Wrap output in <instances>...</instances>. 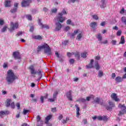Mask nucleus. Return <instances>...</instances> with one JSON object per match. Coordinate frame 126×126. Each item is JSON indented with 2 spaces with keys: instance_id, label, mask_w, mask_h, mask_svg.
<instances>
[{
  "instance_id": "f257e3e1",
  "label": "nucleus",
  "mask_w": 126,
  "mask_h": 126,
  "mask_svg": "<svg viewBox=\"0 0 126 126\" xmlns=\"http://www.w3.org/2000/svg\"><path fill=\"white\" fill-rule=\"evenodd\" d=\"M8 84H11L15 81L16 79H18V77L14 74L12 70H8L7 72V76L5 78Z\"/></svg>"
},
{
  "instance_id": "f03ea898",
  "label": "nucleus",
  "mask_w": 126,
  "mask_h": 126,
  "mask_svg": "<svg viewBox=\"0 0 126 126\" xmlns=\"http://www.w3.org/2000/svg\"><path fill=\"white\" fill-rule=\"evenodd\" d=\"M63 12H62L61 13H59L57 16L56 17V19L58 21V22L56 23V31H60V30H61V29H62L61 23H63Z\"/></svg>"
},
{
  "instance_id": "7ed1b4c3",
  "label": "nucleus",
  "mask_w": 126,
  "mask_h": 126,
  "mask_svg": "<svg viewBox=\"0 0 126 126\" xmlns=\"http://www.w3.org/2000/svg\"><path fill=\"white\" fill-rule=\"evenodd\" d=\"M38 51H41L42 49H44V53L45 54H47L48 56H51L52 55V52L51 51V48H50V46L47 44L44 43V45L38 46L37 47Z\"/></svg>"
},
{
  "instance_id": "20e7f679",
  "label": "nucleus",
  "mask_w": 126,
  "mask_h": 126,
  "mask_svg": "<svg viewBox=\"0 0 126 126\" xmlns=\"http://www.w3.org/2000/svg\"><path fill=\"white\" fill-rule=\"evenodd\" d=\"M19 25H18V23H13V22L10 23V28L8 29V30L10 32H12L14 31L15 29H17Z\"/></svg>"
},
{
  "instance_id": "39448f33",
  "label": "nucleus",
  "mask_w": 126,
  "mask_h": 126,
  "mask_svg": "<svg viewBox=\"0 0 126 126\" xmlns=\"http://www.w3.org/2000/svg\"><path fill=\"white\" fill-rule=\"evenodd\" d=\"M31 0H24L22 2V7H26L27 6H29L30 3H31Z\"/></svg>"
},
{
  "instance_id": "423d86ee",
  "label": "nucleus",
  "mask_w": 126,
  "mask_h": 126,
  "mask_svg": "<svg viewBox=\"0 0 126 126\" xmlns=\"http://www.w3.org/2000/svg\"><path fill=\"white\" fill-rule=\"evenodd\" d=\"M13 57H14L15 60H21V56H20V53L18 51H15L13 52Z\"/></svg>"
},
{
  "instance_id": "0eeeda50",
  "label": "nucleus",
  "mask_w": 126,
  "mask_h": 126,
  "mask_svg": "<svg viewBox=\"0 0 126 126\" xmlns=\"http://www.w3.org/2000/svg\"><path fill=\"white\" fill-rule=\"evenodd\" d=\"M58 94H59V93L57 91H56L53 94V98H48V101L50 102L51 103H53V102H55L56 100H57V96L58 95Z\"/></svg>"
},
{
  "instance_id": "6e6552de",
  "label": "nucleus",
  "mask_w": 126,
  "mask_h": 126,
  "mask_svg": "<svg viewBox=\"0 0 126 126\" xmlns=\"http://www.w3.org/2000/svg\"><path fill=\"white\" fill-rule=\"evenodd\" d=\"M108 104L109 105V106H106V109H107V110L110 111V110H112V109H113V108L115 107V103L111 101H109L108 102Z\"/></svg>"
},
{
  "instance_id": "1a4fd4ad",
  "label": "nucleus",
  "mask_w": 126,
  "mask_h": 126,
  "mask_svg": "<svg viewBox=\"0 0 126 126\" xmlns=\"http://www.w3.org/2000/svg\"><path fill=\"white\" fill-rule=\"evenodd\" d=\"M38 23L39 24V26H41V29H44V28H45L46 29H49V26L47 25H43L41 23V19H38Z\"/></svg>"
},
{
  "instance_id": "9d476101",
  "label": "nucleus",
  "mask_w": 126,
  "mask_h": 126,
  "mask_svg": "<svg viewBox=\"0 0 126 126\" xmlns=\"http://www.w3.org/2000/svg\"><path fill=\"white\" fill-rule=\"evenodd\" d=\"M29 69H30L31 74L35 75L37 74V71L35 70V68H34V66L33 65L30 66Z\"/></svg>"
},
{
  "instance_id": "9b49d317",
  "label": "nucleus",
  "mask_w": 126,
  "mask_h": 126,
  "mask_svg": "<svg viewBox=\"0 0 126 126\" xmlns=\"http://www.w3.org/2000/svg\"><path fill=\"white\" fill-rule=\"evenodd\" d=\"M111 97L112 98V99H113V100H114V101H115L116 102H119V101H120V98H118V96H117V94H112Z\"/></svg>"
},
{
  "instance_id": "f8f14e48",
  "label": "nucleus",
  "mask_w": 126,
  "mask_h": 126,
  "mask_svg": "<svg viewBox=\"0 0 126 126\" xmlns=\"http://www.w3.org/2000/svg\"><path fill=\"white\" fill-rule=\"evenodd\" d=\"M17 7H18V3H15L14 5V8L10 10V12L15 13L17 11Z\"/></svg>"
},
{
  "instance_id": "ddd939ff",
  "label": "nucleus",
  "mask_w": 126,
  "mask_h": 126,
  "mask_svg": "<svg viewBox=\"0 0 126 126\" xmlns=\"http://www.w3.org/2000/svg\"><path fill=\"white\" fill-rule=\"evenodd\" d=\"M11 0H5L4 2V5L5 7H10L11 6Z\"/></svg>"
},
{
  "instance_id": "4468645a",
  "label": "nucleus",
  "mask_w": 126,
  "mask_h": 126,
  "mask_svg": "<svg viewBox=\"0 0 126 126\" xmlns=\"http://www.w3.org/2000/svg\"><path fill=\"white\" fill-rule=\"evenodd\" d=\"M94 63V60L92 59L91 60L90 63H89L88 65H86V68L89 69V68H92L93 67V63Z\"/></svg>"
},
{
  "instance_id": "2eb2a0df",
  "label": "nucleus",
  "mask_w": 126,
  "mask_h": 126,
  "mask_svg": "<svg viewBox=\"0 0 126 126\" xmlns=\"http://www.w3.org/2000/svg\"><path fill=\"white\" fill-rule=\"evenodd\" d=\"M52 117H53V115H49L47 116L45 118V124L46 125H49V121H50V120H51V119H52Z\"/></svg>"
},
{
  "instance_id": "dca6fc26",
  "label": "nucleus",
  "mask_w": 126,
  "mask_h": 126,
  "mask_svg": "<svg viewBox=\"0 0 126 126\" xmlns=\"http://www.w3.org/2000/svg\"><path fill=\"white\" fill-rule=\"evenodd\" d=\"M75 106L76 107V117L77 118H79V115H80V113H79V112L80 111V108H79V107H78V105L76 104L75 105Z\"/></svg>"
},
{
  "instance_id": "f3484780",
  "label": "nucleus",
  "mask_w": 126,
  "mask_h": 126,
  "mask_svg": "<svg viewBox=\"0 0 126 126\" xmlns=\"http://www.w3.org/2000/svg\"><path fill=\"white\" fill-rule=\"evenodd\" d=\"M90 27L93 29H95L96 27L98 26L97 23L95 22H92V23L90 24Z\"/></svg>"
},
{
  "instance_id": "a211bd4d",
  "label": "nucleus",
  "mask_w": 126,
  "mask_h": 126,
  "mask_svg": "<svg viewBox=\"0 0 126 126\" xmlns=\"http://www.w3.org/2000/svg\"><path fill=\"white\" fill-rule=\"evenodd\" d=\"M4 115L5 116L6 115H9V111H0V117L1 118H2V116H4Z\"/></svg>"
},
{
  "instance_id": "6ab92c4d",
  "label": "nucleus",
  "mask_w": 126,
  "mask_h": 126,
  "mask_svg": "<svg viewBox=\"0 0 126 126\" xmlns=\"http://www.w3.org/2000/svg\"><path fill=\"white\" fill-rule=\"evenodd\" d=\"M32 39H34V40H38L39 41H40V40H42V39H43V36L40 35H33Z\"/></svg>"
},
{
  "instance_id": "aec40b11",
  "label": "nucleus",
  "mask_w": 126,
  "mask_h": 126,
  "mask_svg": "<svg viewBox=\"0 0 126 126\" xmlns=\"http://www.w3.org/2000/svg\"><path fill=\"white\" fill-rule=\"evenodd\" d=\"M67 98L69 101H72V96H71V91H69L66 94Z\"/></svg>"
},
{
  "instance_id": "412c9836",
  "label": "nucleus",
  "mask_w": 126,
  "mask_h": 126,
  "mask_svg": "<svg viewBox=\"0 0 126 126\" xmlns=\"http://www.w3.org/2000/svg\"><path fill=\"white\" fill-rule=\"evenodd\" d=\"M78 32H79V30H76L74 31V33L71 34V35H70L71 38H72V39H74V37L75 36L76 34L78 33Z\"/></svg>"
},
{
  "instance_id": "4be33fe9",
  "label": "nucleus",
  "mask_w": 126,
  "mask_h": 126,
  "mask_svg": "<svg viewBox=\"0 0 126 126\" xmlns=\"http://www.w3.org/2000/svg\"><path fill=\"white\" fill-rule=\"evenodd\" d=\"M94 102L95 103H97V104H100V105H103V100H102V102H100V98L99 97H96L95 99H94Z\"/></svg>"
},
{
  "instance_id": "5701e85b",
  "label": "nucleus",
  "mask_w": 126,
  "mask_h": 126,
  "mask_svg": "<svg viewBox=\"0 0 126 126\" xmlns=\"http://www.w3.org/2000/svg\"><path fill=\"white\" fill-rule=\"evenodd\" d=\"M123 79H124V78L118 76L115 78V81H116V82H118V83H120V82H122V81H123Z\"/></svg>"
},
{
  "instance_id": "b1692460",
  "label": "nucleus",
  "mask_w": 126,
  "mask_h": 126,
  "mask_svg": "<svg viewBox=\"0 0 126 126\" xmlns=\"http://www.w3.org/2000/svg\"><path fill=\"white\" fill-rule=\"evenodd\" d=\"M94 66L96 70H99L100 69V65H99V63H98L97 61H95Z\"/></svg>"
},
{
  "instance_id": "393cba45",
  "label": "nucleus",
  "mask_w": 126,
  "mask_h": 126,
  "mask_svg": "<svg viewBox=\"0 0 126 126\" xmlns=\"http://www.w3.org/2000/svg\"><path fill=\"white\" fill-rule=\"evenodd\" d=\"M82 36H83V33L82 32L79 33L77 35L76 40H78V41H80L81 38H82Z\"/></svg>"
},
{
  "instance_id": "a878e982",
  "label": "nucleus",
  "mask_w": 126,
  "mask_h": 126,
  "mask_svg": "<svg viewBox=\"0 0 126 126\" xmlns=\"http://www.w3.org/2000/svg\"><path fill=\"white\" fill-rule=\"evenodd\" d=\"M101 5H100L101 8L104 9L106 7V3H105V0H101Z\"/></svg>"
},
{
  "instance_id": "bb28decb",
  "label": "nucleus",
  "mask_w": 126,
  "mask_h": 126,
  "mask_svg": "<svg viewBox=\"0 0 126 126\" xmlns=\"http://www.w3.org/2000/svg\"><path fill=\"white\" fill-rule=\"evenodd\" d=\"M11 103V99H7L6 100V107H9L10 103Z\"/></svg>"
},
{
  "instance_id": "cd10ccee",
  "label": "nucleus",
  "mask_w": 126,
  "mask_h": 126,
  "mask_svg": "<svg viewBox=\"0 0 126 126\" xmlns=\"http://www.w3.org/2000/svg\"><path fill=\"white\" fill-rule=\"evenodd\" d=\"M125 43H126V40H125V36H121L119 44H125Z\"/></svg>"
},
{
  "instance_id": "c85d7f7f",
  "label": "nucleus",
  "mask_w": 126,
  "mask_h": 126,
  "mask_svg": "<svg viewBox=\"0 0 126 126\" xmlns=\"http://www.w3.org/2000/svg\"><path fill=\"white\" fill-rule=\"evenodd\" d=\"M81 57L83 58V59H86V58H87V52H84V53H81Z\"/></svg>"
},
{
  "instance_id": "c756f323",
  "label": "nucleus",
  "mask_w": 126,
  "mask_h": 126,
  "mask_svg": "<svg viewBox=\"0 0 126 126\" xmlns=\"http://www.w3.org/2000/svg\"><path fill=\"white\" fill-rule=\"evenodd\" d=\"M55 55L59 59V61L60 63H63V60H62V58L60 57V54H59L58 52H56Z\"/></svg>"
},
{
  "instance_id": "7c9ffc66",
  "label": "nucleus",
  "mask_w": 126,
  "mask_h": 126,
  "mask_svg": "<svg viewBox=\"0 0 126 126\" xmlns=\"http://www.w3.org/2000/svg\"><path fill=\"white\" fill-rule=\"evenodd\" d=\"M96 38L97 39H98V41H99L100 42H101V41H102V34H101V33H98L97 35H96Z\"/></svg>"
},
{
  "instance_id": "2f4dec72",
  "label": "nucleus",
  "mask_w": 126,
  "mask_h": 126,
  "mask_svg": "<svg viewBox=\"0 0 126 126\" xmlns=\"http://www.w3.org/2000/svg\"><path fill=\"white\" fill-rule=\"evenodd\" d=\"M75 58H77V60L78 61V60H79V58H80V55L79 54V52L76 51L75 53Z\"/></svg>"
},
{
  "instance_id": "473e14b6",
  "label": "nucleus",
  "mask_w": 126,
  "mask_h": 126,
  "mask_svg": "<svg viewBox=\"0 0 126 126\" xmlns=\"http://www.w3.org/2000/svg\"><path fill=\"white\" fill-rule=\"evenodd\" d=\"M121 21L123 23H124L126 25V17L124 16L121 18Z\"/></svg>"
},
{
  "instance_id": "72a5a7b5",
  "label": "nucleus",
  "mask_w": 126,
  "mask_h": 126,
  "mask_svg": "<svg viewBox=\"0 0 126 126\" xmlns=\"http://www.w3.org/2000/svg\"><path fill=\"white\" fill-rule=\"evenodd\" d=\"M29 112H30L29 110H26L25 108L23 110V115H27V114H28V113H29Z\"/></svg>"
},
{
  "instance_id": "f704fd0d",
  "label": "nucleus",
  "mask_w": 126,
  "mask_h": 126,
  "mask_svg": "<svg viewBox=\"0 0 126 126\" xmlns=\"http://www.w3.org/2000/svg\"><path fill=\"white\" fill-rule=\"evenodd\" d=\"M98 77H102V76H103V71H102V70L98 71Z\"/></svg>"
},
{
  "instance_id": "c9c22d12",
  "label": "nucleus",
  "mask_w": 126,
  "mask_h": 126,
  "mask_svg": "<svg viewBox=\"0 0 126 126\" xmlns=\"http://www.w3.org/2000/svg\"><path fill=\"white\" fill-rule=\"evenodd\" d=\"M6 29H7V26H4L3 28L1 29V32L3 33L6 31Z\"/></svg>"
},
{
  "instance_id": "e433bc0d",
  "label": "nucleus",
  "mask_w": 126,
  "mask_h": 126,
  "mask_svg": "<svg viewBox=\"0 0 126 126\" xmlns=\"http://www.w3.org/2000/svg\"><path fill=\"white\" fill-rule=\"evenodd\" d=\"M92 17L95 20H98V19H99V18L98 17V16H97L96 15H92Z\"/></svg>"
},
{
  "instance_id": "4c0bfd02",
  "label": "nucleus",
  "mask_w": 126,
  "mask_h": 126,
  "mask_svg": "<svg viewBox=\"0 0 126 126\" xmlns=\"http://www.w3.org/2000/svg\"><path fill=\"white\" fill-rule=\"evenodd\" d=\"M37 74L38 75H40V78H39V80L40 79L42 78V71H41L40 70H38V72H37Z\"/></svg>"
},
{
  "instance_id": "58836bf2",
  "label": "nucleus",
  "mask_w": 126,
  "mask_h": 126,
  "mask_svg": "<svg viewBox=\"0 0 126 126\" xmlns=\"http://www.w3.org/2000/svg\"><path fill=\"white\" fill-rule=\"evenodd\" d=\"M51 112L52 113H56V112H57V108L54 107L51 108Z\"/></svg>"
},
{
  "instance_id": "ea45409f",
  "label": "nucleus",
  "mask_w": 126,
  "mask_h": 126,
  "mask_svg": "<svg viewBox=\"0 0 126 126\" xmlns=\"http://www.w3.org/2000/svg\"><path fill=\"white\" fill-rule=\"evenodd\" d=\"M10 106L12 109H14V108H15V105H14V102H12L10 104Z\"/></svg>"
},
{
  "instance_id": "a19ab883",
  "label": "nucleus",
  "mask_w": 126,
  "mask_h": 126,
  "mask_svg": "<svg viewBox=\"0 0 126 126\" xmlns=\"http://www.w3.org/2000/svg\"><path fill=\"white\" fill-rule=\"evenodd\" d=\"M97 119L98 121H103V116H98Z\"/></svg>"
},
{
  "instance_id": "79ce46f5",
  "label": "nucleus",
  "mask_w": 126,
  "mask_h": 126,
  "mask_svg": "<svg viewBox=\"0 0 126 126\" xmlns=\"http://www.w3.org/2000/svg\"><path fill=\"white\" fill-rule=\"evenodd\" d=\"M27 17L28 20H32V16L31 15H27Z\"/></svg>"
},
{
  "instance_id": "37998d69",
  "label": "nucleus",
  "mask_w": 126,
  "mask_h": 126,
  "mask_svg": "<svg viewBox=\"0 0 126 126\" xmlns=\"http://www.w3.org/2000/svg\"><path fill=\"white\" fill-rule=\"evenodd\" d=\"M117 36H121L122 35V31H118L117 32Z\"/></svg>"
},
{
  "instance_id": "c03bdc74",
  "label": "nucleus",
  "mask_w": 126,
  "mask_h": 126,
  "mask_svg": "<svg viewBox=\"0 0 126 126\" xmlns=\"http://www.w3.org/2000/svg\"><path fill=\"white\" fill-rule=\"evenodd\" d=\"M67 56L68 57V58H71V56H72V53L68 52L67 53Z\"/></svg>"
},
{
  "instance_id": "a18cd8bd",
  "label": "nucleus",
  "mask_w": 126,
  "mask_h": 126,
  "mask_svg": "<svg viewBox=\"0 0 126 126\" xmlns=\"http://www.w3.org/2000/svg\"><path fill=\"white\" fill-rule=\"evenodd\" d=\"M75 1H79V0H69L68 1L69 2H72L74 3V2H75Z\"/></svg>"
},
{
  "instance_id": "49530a36",
  "label": "nucleus",
  "mask_w": 126,
  "mask_h": 126,
  "mask_svg": "<svg viewBox=\"0 0 126 126\" xmlns=\"http://www.w3.org/2000/svg\"><path fill=\"white\" fill-rule=\"evenodd\" d=\"M3 68H6V67H7V63H3Z\"/></svg>"
},
{
  "instance_id": "de8ad7c7",
  "label": "nucleus",
  "mask_w": 126,
  "mask_h": 126,
  "mask_svg": "<svg viewBox=\"0 0 126 126\" xmlns=\"http://www.w3.org/2000/svg\"><path fill=\"white\" fill-rule=\"evenodd\" d=\"M71 20L68 19V20H67L66 24H67V25H68L69 24H71Z\"/></svg>"
},
{
  "instance_id": "09e8293b",
  "label": "nucleus",
  "mask_w": 126,
  "mask_h": 126,
  "mask_svg": "<svg viewBox=\"0 0 126 126\" xmlns=\"http://www.w3.org/2000/svg\"><path fill=\"white\" fill-rule=\"evenodd\" d=\"M40 101L42 103H44V96H40Z\"/></svg>"
},
{
  "instance_id": "8fccbe9b",
  "label": "nucleus",
  "mask_w": 126,
  "mask_h": 126,
  "mask_svg": "<svg viewBox=\"0 0 126 126\" xmlns=\"http://www.w3.org/2000/svg\"><path fill=\"white\" fill-rule=\"evenodd\" d=\"M69 63H71V64H73V63H74V59H70Z\"/></svg>"
},
{
  "instance_id": "3c124183",
  "label": "nucleus",
  "mask_w": 126,
  "mask_h": 126,
  "mask_svg": "<svg viewBox=\"0 0 126 126\" xmlns=\"http://www.w3.org/2000/svg\"><path fill=\"white\" fill-rule=\"evenodd\" d=\"M106 25V22L105 21H103L100 23V26H105Z\"/></svg>"
},
{
  "instance_id": "603ef678",
  "label": "nucleus",
  "mask_w": 126,
  "mask_h": 126,
  "mask_svg": "<svg viewBox=\"0 0 126 126\" xmlns=\"http://www.w3.org/2000/svg\"><path fill=\"white\" fill-rule=\"evenodd\" d=\"M120 13L121 14H124V13H125V8H122V10L120 11Z\"/></svg>"
},
{
  "instance_id": "864d4df0",
  "label": "nucleus",
  "mask_w": 126,
  "mask_h": 126,
  "mask_svg": "<svg viewBox=\"0 0 126 126\" xmlns=\"http://www.w3.org/2000/svg\"><path fill=\"white\" fill-rule=\"evenodd\" d=\"M34 31V27H31L30 29V32H33Z\"/></svg>"
},
{
  "instance_id": "5fc2aeb1",
  "label": "nucleus",
  "mask_w": 126,
  "mask_h": 126,
  "mask_svg": "<svg viewBox=\"0 0 126 126\" xmlns=\"http://www.w3.org/2000/svg\"><path fill=\"white\" fill-rule=\"evenodd\" d=\"M16 107H17L18 110H19V109H20V103H17L16 104Z\"/></svg>"
},
{
  "instance_id": "6e6d98bb",
  "label": "nucleus",
  "mask_w": 126,
  "mask_h": 126,
  "mask_svg": "<svg viewBox=\"0 0 126 126\" xmlns=\"http://www.w3.org/2000/svg\"><path fill=\"white\" fill-rule=\"evenodd\" d=\"M57 10H57V9L55 8V9H52V10H51V11H52V12L53 13H56V12H57Z\"/></svg>"
},
{
  "instance_id": "4d7b16f0",
  "label": "nucleus",
  "mask_w": 126,
  "mask_h": 126,
  "mask_svg": "<svg viewBox=\"0 0 126 126\" xmlns=\"http://www.w3.org/2000/svg\"><path fill=\"white\" fill-rule=\"evenodd\" d=\"M69 29H70V27H69V26H67L65 28L64 30L65 31H68Z\"/></svg>"
},
{
  "instance_id": "13d9d810",
  "label": "nucleus",
  "mask_w": 126,
  "mask_h": 126,
  "mask_svg": "<svg viewBox=\"0 0 126 126\" xmlns=\"http://www.w3.org/2000/svg\"><path fill=\"white\" fill-rule=\"evenodd\" d=\"M111 43H112V45H116V44H117V41L113 40L111 41Z\"/></svg>"
},
{
  "instance_id": "bf43d9fd",
  "label": "nucleus",
  "mask_w": 126,
  "mask_h": 126,
  "mask_svg": "<svg viewBox=\"0 0 126 126\" xmlns=\"http://www.w3.org/2000/svg\"><path fill=\"white\" fill-rule=\"evenodd\" d=\"M102 121H108V118L106 116L102 117Z\"/></svg>"
},
{
  "instance_id": "052dcab7",
  "label": "nucleus",
  "mask_w": 126,
  "mask_h": 126,
  "mask_svg": "<svg viewBox=\"0 0 126 126\" xmlns=\"http://www.w3.org/2000/svg\"><path fill=\"white\" fill-rule=\"evenodd\" d=\"M107 43H108V40H107L101 42V44H104V45H106V44H107Z\"/></svg>"
},
{
  "instance_id": "680f3d73",
  "label": "nucleus",
  "mask_w": 126,
  "mask_h": 126,
  "mask_svg": "<svg viewBox=\"0 0 126 126\" xmlns=\"http://www.w3.org/2000/svg\"><path fill=\"white\" fill-rule=\"evenodd\" d=\"M4 24V21L2 20H0V25H2Z\"/></svg>"
},
{
  "instance_id": "e2e57ef3",
  "label": "nucleus",
  "mask_w": 126,
  "mask_h": 126,
  "mask_svg": "<svg viewBox=\"0 0 126 126\" xmlns=\"http://www.w3.org/2000/svg\"><path fill=\"white\" fill-rule=\"evenodd\" d=\"M112 29H113V30H119V28L117 26H114L112 28Z\"/></svg>"
},
{
  "instance_id": "0e129e2a",
  "label": "nucleus",
  "mask_w": 126,
  "mask_h": 126,
  "mask_svg": "<svg viewBox=\"0 0 126 126\" xmlns=\"http://www.w3.org/2000/svg\"><path fill=\"white\" fill-rule=\"evenodd\" d=\"M59 73L60 74H63V69H59Z\"/></svg>"
},
{
  "instance_id": "69168bd1",
  "label": "nucleus",
  "mask_w": 126,
  "mask_h": 126,
  "mask_svg": "<svg viewBox=\"0 0 126 126\" xmlns=\"http://www.w3.org/2000/svg\"><path fill=\"white\" fill-rule=\"evenodd\" d=\"M83 122L84 125H87V119H83Z\"/></svg>"
},
{
  "instance_id": "338daca9",
  "label": "nucleus",
  "mask_w": 126,
  "mask_h": 126,
  "mask_svg": "<svg viewBox=\"0 0 126 126\" xmlns=\"http://www.w3.org/2000/svg\"><path fill=\"white\" fill-rule=\"evenodd\" d=\"M112 77L113 79H115V77H116V74L115 73L112 74Z\"/></svg>"
},
{
  "instance_id": "774afa93",
  "label": "nucleus",
  "mask_w": 126,
  "mask_h": 126,
  "mask_svg": "<svg viewBox=\"0 0 126 126\" xmlns=\"http://www.w3.org/2000/svg\"><path fill=\"white\" fill-rule=\"evenodd\" d=\"M22 32H19L18 33H17V36H20V35H22Z\"/></svg>"
}]
</instances>
